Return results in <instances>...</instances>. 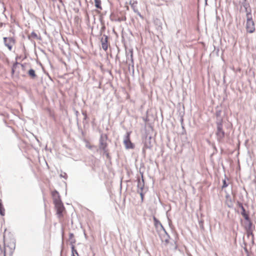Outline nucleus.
<instances>
[{
    "mask_svg": "<svg viewBox=\"0 0 256 256\" xmlns=\"http://www.w3.org/2000/svg\"><path fill=\"white\" fill-rule=\"evenodd\" d=\"M154 221L156 228L160 231V234L163 235L160 237L162 240V242H165L166 244L168 243L169 236L166 233L161 222L155 217L154 218Z\"/></svg>",
    "mask_w": 256,
    "mask_h": 256,
    "instance_id": "nucleus-1",
    "label": "nucleus"
},
{
    "mask_svg": "<svg viewBox=\"0 0 256 256\" xmlns=\"http://www.w3.org/2000/svg\"><path fill=\"white\" fill-rule=\"evenodd\" d=\"M246 30L247 32L249 33H253L255 30L254 22L252 20L251 13L246 14Z\"/></svg>",
    "mask_w": 256,
    "mask_h": 256,
    "instance_id": "nucleus-2",
    "label": "nucleus"
},
{
    "mask_svg": "<svg viewBox=\"0 0 256 256\" xmlns=\"http://www.w3.org/2000/svg\"><path fill=\"white\" fill-rule=\"evenodd\" d=\"M107 136L106 134H102L100 140V148L104 152H106L107 143L106 142Z\"/></svg>",
    "mask_w": 256,
    "mask_h": 256,
    "instance_id": "nucleus-3",
    "label": "nucleus"
},
{
    "mask_svg": "<svg viewBox=\"0 0 256 256\" xmlns=\"http://www.w3.org/2000/svg\"><path fill=\"white\" fill-rule=\"evenodd\" d=\"M130 132H127L124 140V143L126 149L133 148L134 147V144L130 140Z\"/></svg>",
    "mask_w": 256,
    "mask_h": 256,
    "instance_id": "nucleus-4",
    "label": "nucleus"
},
{
    "mask_svg": "<svg viewBox=\"0 0 256 256\" xmlns=\"http://www.w3.org/2000/svg\"><path fill=\"white\" fill-rule=\"evenodd\" d=\"M54 204H55L56 208V213H57V214L58 215V216L59 218L62 216V212L64 210V208L63 206V204H62V201L58 202H56V203Z\"/></svg>",
    "mask_w": 256,
    "mask_h": 256,
    "instance_id": "nucleus-5",
    "label": "nucleus"
},
{
    "mask_svg": "<svg viewBox=\"0 0 256 256\" xmlns=\"http://www.w3.org/2000/svg\"><path fill=\"white\" fill-rule=\"evenodd\" d=\"M216 134L218 139H222L224 136V132L222 130V121L217 122V132Z\"/></svg>",
    "mask_w": 256,
    "mask_h": 256,
    "instance_id": "nucleus-6",
    "label": "nucleus"
},
{
    "mask_svg": "<svg viewBox=\"0 0 256 256\" xmlns=\"http://www.w3.org/2000/svg\"><path fill=\"white\" fill-rule=\"evenodd\" d=\"M4 41L5 46L10 50H12V46L14 44V40L12 38H4Z\"/></svg>",
    "mask_w": 256,
    "mask_h": 256,
    "instance_id": "nucleus-7",
    "label": "nucleus"
},
{
    "mask_svg": "<svg viewBox=\"0 0 256 256\" xmlns=\"http://www.w3.org/2000/svg\"><path fill=\"white\" fill-rule=\"evenodd\" d=\"M20 66L22 69L24 68V64H20L18 63V62H16L14 63L12 66V72L14 74L17 70L18 68Z\"/></svg>",
    "mask_w": 256,
    "mask_h": 256,
    "instance_id": "nucleus-8",
    "label": "nucleus"
},
{
    "mask_svg": "<svg viewBox=\"0 0 256 256\" xmlns=\"http://www.w3.org/2000/svg\"><path fill=\"white\" fill-rule=\"evenodd\" d=\"M239 206L241 208L242 212H241L242 215L244 217L246 220H249V217L248 214L246 213L245 209L241 203H238Z\"/></svg>",
    "mask_w": 256,
    "mask_h": 256,
    "instance_id": "nucleus-9",
    "label": "nucleus"
},
{
    "mask_svg": "<svg viewBox=\"0 0 256 256\" xmlns=\"http://www.w3.org/2000/svg\"><path fill=\"white\" fill-rule=\"evenodd\" d=\"M102 46L103 50H106L108 49V41H107V36H106L104 40L102 39Z\"/></svg>",
    "mask_w": 256,
    "mask_h": 256,
    "instance_id": "nucleus-10",
    "label": "nucleus"
},
{
    "mask_svg": "<svg viewBox=\"0 0 256 256\" xmlns=\"http://www.w3.org/2000/svg\"><path fill=\"white\" fill-rule=\"evenodd\" d=\"M144 186V180H138V190H139L140 191L143 190Z\"/></svg>",
    "mask_w": 256,
    "mask_h": 256,
    "instance_id": "nucleus-11",
    "label": "nucleus"
},
{
    "mask_svg": "<svg viewBox=\"0 0 256 256\" xmlns=\"http://www.w3.org/2000/svg\"><path fill=\"white\" fill-rule=\"evenodd\" d=\"M28 74L32 78H34L36 77L35 71L33 69L30 70L28 72Z\"/></svg>",
    "mask_w": 256,
    "mask_h": 256,
    "instance_id": "nucleus-12",
    "label": "nucleus"
},
{
    "mask_svg": "<svg viewBox=\"0 0 256 256\" xmlns=\"http://www.w3.org/2000/svg\"><path fill=\"white\" fill-rule=\"evenodd\" d=\"M94 0V4H95V6L100 10L102 9V8L101 6V0Z\"/></svg>",
    "mask_w": 256,
    "mask_h": 256,
    "instance_id": "nucleus-13",
    "label": "nucleus"
},
{
    "mask_svg": "<svg viewBox=\"0 0 256 256\" xmlns=\"http://www.w3.org/2000/svg\"><path fill=\"white\" fill-rule=\"evenodd\" d=\"M243 6H244V7L245 8V11L246 12V14H248V13H250V12H248V8L249 6L248 4L246 3H244V4H243Z\"/></svg>",
    "mask_w": 256,
    "mask_h": 256,
    "instance_id": "nucleus-14",
    "label": "nucleus"
},
{
    "mask_svg": "<svg viewBox=\"0 0 256 256\" xmlns=\"http://www.w3.org/2000/svg\"><path fill=\"white\" fill-rule=\"evenodd\" d=\"M72 255L76 254L78 256V253L76 250L74 249V246H72Z\"/></svg>",
    "mask_w": 256,
    "mask_h": 256,
    "instance_id": "nucleus-15",
    "label": "nucleus"
},
{
    "mask_svg": "<svg viewBox=\"0 0 256 256\" xmlns=\"http://www.w3.org/2000/svg\"><path fill=\"white\" fill-rule=\"evenodd\" d=\"M52 196L53 198L56 197L60 196L58 192H57L56 191L53 192L52 193Z\"/></svg>",
    "mask_w": 256,
    "mask_h": 256,
    "instance_id": "nucleus-16",
    "label": "nucleus"
},
{
    "mask_svg": "<svg viewBox=\"0 0 256 256\" xmlns=\"http://www.w3.org/2000/svg\"><path fill=\"white\" fill-rule=\"evenodd\" d=\"M53 199H54V204L56 203V202H60L61 201L60 196L56 197V198H54Z\"/></svg>",
    "mask_w": 256,
    "mask_h": 256,
    "instance_id": "nucleus-17",
    "label": "nucleus"
},
{
    "mask_svg": "<svg viewBox=\"0 0 256 256\" xmlns=\"http://www.w3.org/2000/svg\"><path fill=\"white\" fill-rule=\"evenodd\" d=\"M8 246H6L4 245V256H6V252H7V250H8Z\"/></svg>",
    "mask_w": 256,
    "mask_h": 256,
    "instance_id": "nucleus-18",
    "label": "nucleus"
},
{
    "mask_svg": "<svg viewBox=\"0 0 256 256\" xmlns=\"http://www.w3.org/2000/svg\"><path fill=\"white\" fill-rule=\"evenodd\" d=\"M138 192L140 194L142 200V201L144 198V194L142 193V190L140 191L139 190H138Z\"/></svg>",
    "mask_w": 256,
    "mask_h": 256,
    "instance_id": "nucleus-19",
    "label": "nucleus"
},
{
    "mask_svg": "<svg viewBox=\"0 0 256 256\" xmlns=\"http://www.w3.org/2000/svg\"><path fill=\"white\" fill-rule=\"evenodd\" d=\"M0 214L2 216H4V209L2 208H0Z\"/></svg>",
    "mask_w": 256,
    "mask_h": 256,
    "instance_id": "nucleus-20",
    "label": "nucleus"
},
{
    "mask_svg": "<svg viewBox=\"0 0 256 256\" xmlns=\"http://www.w3.org/2000/svg\"><path fill=\"white\" fill-rule=\"evenodd\" d=\"M223 185L222 186V188H226V186H228V184H226V180H223Z\"/></svg>",
    "mask_w": 256,
    "mask_h": 256,
    "instance_id": "nucleus-21",
    "label": "nucleus"
},
{
    "mask_svg": "<svg viewBox=\"0 0 256 256\" xmlns=\"http://www.w3.org/2000/svg\"><path fill=\"white\" fill-rule=\"evenodd\" d=\"M130 60H131L132 64L133 66L134 65V60H133V58H132V51H130Z\"/></svg>",
    "mask_w": 256,
    "mask_h": 256,
    "instance_id": "nucleus-22",
    "label": "nucleus"
},
{
    "mask_svg": "<svg viewBox=\"0 0 256 256\" xmlns=\"http://www.w3.org/2000/svg\"><path fill=\"white\" fill-rule=\"evenodd\" d=\"M134 12H136L138 15L140 17L142 18V15L140 14V13L138 10L134 8Z\"/></svg>",
    "mask_w": 256,
    "mask_h": 256,
    "instance_id": "nucleus-23",
    "label": "nucleus"
},
{
    "mask_svg": "<svg viewBox=\"0 0 256 256\" xmlns=\"http://www.w3.org/2000/svg\"><path fill=\"white\" fill-rule=\"evenodd\" d=\"M32 36L34 37V38H36L37 37V34L34 33V32H32Z\"/></svg>",
    "mask_w": 256,
    "mask_h": 256,
    "instance_id": "nucleus-24",
    "label": "nucleus"
},
{
    "mask_svg": "<svg viewBox=\"0 0 256 256\" xmlns=\"http://www.w3.org/2000/svg\"><path fill=\"white\" fill-rule=\"evenodd\" d=\"M73 236H74V234H70V238H72V237H73Z\"/></svg>",
    "mask_w": 256,
    "mask_h": 256,
    "instance_id": "nucleus-25",
    "label": "nucleus"
},
{
    "mask_svg": "<svg viewBox=\"0 0 256 256\" xmlns=\"http://www.w3.org/2000/svg\"><path fill=\"white\" fill-rule=\"evenodd\" d=\"M10 255H12V250H10Z\"/></svg>",
    "mask_w": 256,
    "mask_h": 256,
    "instance_id": "nucleus-26",
    "label": "nucleus"
},
{
    "mask_svg": "<svg viewBox=\"0 0 256 256\" xmlns=\"http://www.w3.org/2000/svg\"><path fill=\"white\" fill-rule=\"evenodd\" d=\"M60 176H62V177H64V174H60Z\"/></svg>",
    "mask_w": 256,
    "mask_h": 256,
    "instance_id": "nucleus-27",
    "label": "nucleus"
},
{
    "mask_svg": "<svg viewBox=\"0 0 256 256\" xmlns=\"http://www.w3.org/2000/svg\"><path fill=\"white\" fill-rule=\"evenodd\" d=\"M60 176H62V177H64V174H60Z\"/></svg>",
    "mask_w": 256,
    "mask_h": 256,
    "instance_id": "nucleus-28",
    "label": "nucleus"
},
{
    "mask_svg": "<svg viewBox=\"0 0 256 256\" xmlns=\"http://www.w3.org/2000/svg\"><path fill=\"white\" fill-rule=\"evenodd\" d=\"M74 242V241H72V240L71 242Z\"/></svg>",
    "mask_w": 256,
    "mask_h": 256,
    "instance_id": "nucleus-29",
    "label": "nucleus"
},
{
    "mask_svg": "<svg viewBox=\"0 0 256 256\" xmlns=\"http://www.w3.org/2000/svg\"><path fill=\"white\" fill-rule=\"evenodd\" d=\"M72 256H76L75 254H73Z\"/></svg>",
    "mask_w": 256,
    "mask_h": 256,
    "instance_id": "nucleus-30",
    "label": "nucleus"
}]
</instances>
